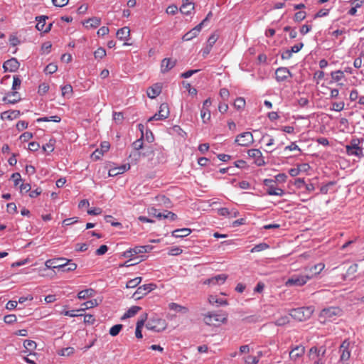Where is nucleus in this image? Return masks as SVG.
Instances as JSON below:
<instances>
[{"instance_id":"obj_1","label":"nucleus","mask_w":364,"mask_h":364,"mask_svg":"<svg viewBox=\"0 0 364 364\" xmlns=\"http://www.w3.org/2000/svg\"><path fill=\"white\" fill-rule=\"evenodd\" d=\"M342 315V310L336 306H331L323 309L319 314V320L325 323L335 321L338 317Z\"/></svg>"},{"instance_id":"obj_2","label":"nucleus","mask_w":364,"mask_h":364,"mask_svg":"<svg viewBox=\"0 0 364 364\" xmlns=\"http://www.w3.org/2000/svg\"><path fill=\"white\" fill-rule=\"evenodd\" d=\"M228 315L225 312H213L204 315V321L208 326H218L227 322Z\"/></svg>"},{"instance_id":"obj_3","label":"nucleus","mask_w":364,"mask_h":364,"mask_svg":"<svg viewBox=\"0 0 364 364\" xmlns=\"http://www.w3.org/2000/svg\"><path fill=\"white\" fill-rule=\"evenodd\" d=\"M311 278H313V274H293L287 280L285 285L287 287H302Z\"/></svg>"},{"instance_id":"obj_4","label":"nucleus","mask_w":364,"mask_h":364,"mask_svg":"<svg viewBox=\"0 0 364 364\" xmlns=\"http://www.w3.org/2000/svg\"><path fill=\"white\" fill-rule=\"evenodd\" d=\"M152 250V247L151 245H143V246H136L133 248H130L129 250L123 252L122 256L125 258H133L136 255L149 252Z\"/></svg>"},{"instance_id":"obj_5","label":"nucleus","mask_w":364,"mask_h":364,"mask_svg":"<svg viewBox=\"0 0 364 364\" xmlns=\"http://www.w3.org/2000/svg\"><path fill=\"white\" fill-rule=\"evenodd\" d=\"M253 135L250 132L238 134L235 139V143L241 146H250L253 144Z\"/></svg>"},{"instance_id":"obj_6","label":"nucleus","mask_w":364,"mask_h":364,"mask_svg":"<svg viewBox=\"0 0 364 364\" xmlns=\"http://www.w3.org/2000/svg\"><path fill=\"white\" fill-rule=\"evenodd\" d=\"M146 328L152 331L161 332L166 329V325L164 319L153 318L147 322Z\"/></svg>"},{"instance_id":"obj_7","label":"nucleus","mask_w":364,"mask_h":364,"mask_svg":"<svg viewBox=\"0 0 364 364\" xmlns=\"http://www.w3.org/2000/svg\"><path fill=\"white\" fill-rule=\"evenodd\" d=\"M264 185L267 187V193L271 196H282L284 194V190L275 186V181L270 178H266L263 181Z\"/></svg>"},{"instance_id":"obj_8","label":"nucleus","mask_w":364,"mask_h":364,"mask_svg":"<svg viewBox=\"0 0 364 364\" xmlns=\"http://www.w3.org/2000/svg\"><path fill=\"white\" fill-rule=\"evenodd\" d=\"M346 153L350 156L360 157L363 155V149L359 146L358 139H352L350 144L346 146Z\"/></svg>"},{"instance_id":"obj_9","label":"nucleus","mask_w":364,"mask_h":364,"mask_svg":"<svg viewBox=\"0 0 364 364\" xmlns=\"http://www.w3.org/2000/svg\"><path fill=\"white\" fill-rule=\"evenodd\" d=\"M156 287V284L153 283L144 284L137 288L136 291L134 293L133 297L135 299H139L148 293L153 291Z\"/></svg>"},{"instance_id":"obj_10","label":"nucleus","mask_w":364,"mask_h":364,"mask_svg":"<svg viewBox=\"0 0 364 364\" xmlns=\"http://www.w3.org/2000/svg\"><path fill=\"white\" fill-rule=\"evenodd\" d=\"M350 343L348 340L346 339L341 343L339 352L341 353L340 360L342 362L347 361L350 357Z\"/></svg>"},{"instance_id":"obj_11","label":"nucleus","mask_w":364,"mask_h":364,"mask_svg":"<svg viewBox=\"0 0 364 364\" xmlns=\"http://www.w3.org/2000/svg\"><path fill=\"white\" fill-rule=\"evenodd\" d=\"M309 309L298 308L291 311L290 316L295 320L302 321L309 316Z\"/></svg>"},{"instance_id":"obj_12","label":"nucleus","mask_w":364,"mask_h":364,"mask_svg":"<svg viewBox=\"0 0 364 364\" xmlns=\"http://www.w3.org/2000/svg\"><path fill=\"white\" fill-rule=\"evenodd\" d=\"M144 137H140L137 140L133 142L132 146L134 149L136 151L134 153L131 154L129 155V158H132V162L134 161V164H136L138 160L140 158L141 154L139 152H137V151H139L144 146V142H143Z\"/></svg>"},{"instance_id":"obj_13","label":"nucleus","mask_w":364,"mask_h":364,"mask_svg":"<svg viewBox=\"0 0 364 364\" xmlns=\"http://www.w3.org/2000/svg\"><path fill=\"white\" fill-rule=\"evenodd\" d=\"M247 154L250 158L255 159V164L258 166L265 165V161L262 156V154L260 150L257 149H250L247 151Z\"/></svg>"},{"instance_id":"obj_14","label":"nucleus","mask_w":364,"mask_h":364,"mask_svg":"<svg viewBox=\"0 0 364 364\" xmlns=\"http://www.w3.org/2000/svg\"><path fill=\"white\" fill-rule=\"evenodd\" d=\"M20 66V63L15 58H11L5 61L3 64L4 72H16Z\"/></svg>"},{"instance_id":"obj_15","label":"nucleus","mask_w":364,"mask_h":364,"mask_svg":"<svg viewBox=\"0 0 364 364\" xmlns=\"http://www.w3.org/2000/svg\"><path fill=\"white\" fill-rule=\"evenodd\" d=\"M305 353V348L302 345H298L292 348L289 352V358L293 361H296L301 358Z\"/></svg>"},{"instance_id":"obj_16","label":"nucleus","mask_w":364,"mask_h":364,"mask_svg":"<svg viewBox=\"0 0 364 364\" xmlns=\"http://www.w3.org/2000/svg\"><path fill=\"white\" fill-rule=\"evenodd\" d=\"M210 98L206 99L203 103V107L200 110V117L204 123H206L210 119V111L209 107L211 105Z\"/></svg>"},{"instance_id":"obj_17","label":"nucleus","mask_w":364,"mask_h":364,"mask_svg":"<svg viewBox=\"0 0 364 364\" xmlns=\"http://www.w3.org/2000/svg\"><path fill=\"white\" fill-rule=\"evenodd\" d=\"M275 76L278 82H284L291 77V73L287 68L280 67L276 70Z\"/></svg>"},{"instance_id":"obj_18","label":"nucleus","mask_w":364,"mask_h":364,"mask_svg":"<svg viewBox=\"0 0 364 364\" xmlns=\"http://www.w3.org/2000/svg\"><path fill=\"white\" fill-rule=\"evenodd\" d=\"M65 259L64 258H55L48 259L45 262V266L46 269H63L64 262Z\"/></svg>"},{"instance_id":"obj_19","label":"nucleus","mask_w":364,"mask_h":364,"mask_svg":"<svg viewBox=\"0 0 364 364\" xmlns=\"http://www.w3.org/2000/svg\"><path fill=\"white\" fill-rule=\"evenodd\" d=\"M177 60L171 58H166L161 60V72L166 73L174 68L176 65Z\"/></svg>"},{"instance_id":"obj_20","label":"nucleus","mask_w":364,"mask_h":364,"mask_svg":"<svg viewBox=\"0 0 364 364\" xmlns=\"http://www.w3.org/2000/svg\"><path fill=\"white\" fill-rule=\"evenodd\" d=\"M227 279V274H220L206 279L203 283L208 285H220L223 284Z\"/></svg>"},{"instance_id":"obj_21","label":"nucleus","mask_w":364,"mask_h":364,"mask_svg":"<svg viewBox=\"0 0 364 364\" xmlns=\"http://www.w3.org/2000/svg\"><path fill=\"white\" fill-rule=\"evenodd\" d=\"M2 100L8 104H16L21 100L18 92H8L6 96L4 97Z\"/></svg>"},{"instance_id":"obj_22","label":"nucleus","mask_w":364,"mask_h":364,"mask_svg":"<svg viewBox=\"0 0 364 364\" xmlns=\"http://www.w3.org/2000/svg\"><path fill=\"white\" fill-rule=\"evenodd\" d=\"M130 168V164H127L122 165L118 167H114L109 170V176H116L119 174H122L124 173L126 171L129 170Z\"/></svg>"},{"instance_id":"obj_23","label":"nucleus","mask_w":364,"mask_h":364,"mask_svg":"<svg viewBox=\"0 0 364 364\" xmlns=\"http://www.w3.org/2000/svg\"><path fill=\"white\" fill-rule=\"evenodd\" d=\"M161 92V86L159 84H155L153 86L149 87L146 91L147 96L151 99L156 97Z\"/></svg>"},{"instance_id":"obj_24","label":"nucleus","mask_w":364,"mask_h":364,"mask_svg":"<svg viewBox=\"0 0 364 364\" xmlns=\"http://www.w3.org/2000/svg\"><path fill=\"white\" fill-rule=\"evenodd\" d=\"M183 4L180 8V11L185 15H190L191 11L194 9L192 0H182Z\"/></svg>"},{"instance_id":"obj_25","label":"nucleus","mask_w":364,"mask_h":364,"mask_svg":"<svg viewBox=\"0 0 364 364\" xmlns=\"http://www.w3.org/2000/svg\"><path fill=\"white\" fill-rule=\"evenodd\" d=\"M21 115V112L18 110H10L6 111L1 114V118L3 120H13L17 119Z\"/></svg>"},{"instance_id":"obj_26","label":"nucleus","mask_w":364,"mask_h":364,"mask_svg":"<svg viewBox=\"0 0 364 364\" xmlns=\"http://www.w3.org/2000/svg\"><path fill=\"white\" fill-rule=\"evenodd\" d=\"M191 229H175L171 235L176 238H183L191 233Z\"/></svg>"},{"instance_id":"obj_27","label":"nucleus","mask_w":364,"mask_h":364,"mask_svg":"<svg viewBox=\"0 0 364 364\" xmlns=\"http://www.w3.org/2000/svg\"><path fill=\"white\" fill-rule=\"evenodd\" d=\"M117 37L121 41L128 40L130 36V29L127 26H124L117 31Z\"/></svg>"},{"instance_id":"obj_28","label":"nucleus","mask_w":364,"mask_h":364,"mask_svg":"<svg viewBox=\"0 0 364 364\" xmlns=\"http://www.w3.org/2000/svg\"><path fill=\"white\" fill-rule=\"evenodd\" d=\"M95 294V290L89 288L79 291L77 294V298L79 299H85L94 296Z\"/></svg>"},{"instance_id":"obj_29","label":"nucleus","mask_w":364,"mask_h":364,"mask_svg":"<svg viewBox=\"0 0 364 364\" xmlns=\"http://www.w3.org/2000/svg\"><path fill=\"white\" fill-rule=\"evenodd\" d=\"M169 107L167 103H162L160 105L159 110L158 112L159 117H161V119H165L168 118L169 116Z\"/></svg>"},{"instance_id":"obj_30","label":"nucleus","mask_w":364,"mask_h":364,"mask_svg":"<svg viewBox=\"0 0 364 364\" xmlns=\"http://www.w3.org/2000/svg\"><path fill=\"white\" fill-rule=\"evenodd\" d=\"M141 310V307L138 306H132L130 307L122 316V319H126L128 318L133 317L135 316L139 311Z\"/></svg>"},{"instance_id":"obj_31","label":"nucleus","mask_w":364,"mask_h":364,"mask_svg":"<svg viewBox=\"0 0 364 364\" xmlns=\"http://www.w3.org/2000/svg\"><path fill=\"white\" fill-rule=\"evenodd\" d=\"M168 308L169 309L178 313L187 314L188 312V309L187 307L173 302L168 304Z\"/></svg>"},{"instance_id":"obj_32","label":"nucleus","mask_w":364,"mask_h":364,"mask_svg":"<svg viewBox=\"0 0 364 364\" xmlns=\"http://www.w3.org/2000/svg\"><path fill=\"white\" fill-rule=\"evenodd\" d=\"M48 17L47 16H39L36 17V21H37V24L36 28L37 30L40 31H43L45 30L46 26V20L48 19Z\"/></svg>"},{"instance_id":"obj_33","label":"nucleus","mask_w":364,"mask_h":364,"mask_svg":"<svg viewBox=\"0 0 364 364\" xmlns=\"http://www.w3.org/2000/svg\"><path fill=\"white\" fill-rule=\"evenodd\" d=\"M218 214L222 216H228L229 218H235L238 212L234 210H230L227 208H221L218 209Z\"/></svg>"},{"instance_id":"obj_34","label":"nucleus","mask_w":364,"mask_h":364,"mask_svg":"<svg viewBox=\"0 0 364 364\" xmlns=\"http://www.w3.org/2000/svg\"><path fill=\"white\" fill-rule=\"evenodd\" d=\"M85 23H86L85 26L87 28H89V27L97 28L100 25L101 21H100V18L94 17V18L88 19Z\"/></svg>"},{"instance_id":"obj_35","label":"nucleus","mask_w":364,"mask_h":364,"mask_svg":"<svg viewBox=\"0 0 364 364\" xmlns=\"http://www.w3.org/2000/svg\"><path fill=\"white\" fill-rule=\"evenodd\" d=\"M97 305H98V303L96 299L89 300V301L82 304V307L81 309H80V310H82V311H83L86 309L97 306Z\"/></svg>"},{"instance_id":"obj_36","label":"nucleus","mask_w":364,"mask_h":364,"mask_svg":"<svg viewBox=\"0 0 364 364\" xmlns=\"http://www.w3.org/2000/svg\"><path fill=\"white\" fill-rule=\"evenodd\" d=\"M141 282V277H137L132 279L129 280L127 282L126 287L127 288H134L137 287Z\"/></svg>"},{"instance_id":"obj_37","label":"nucleus","mask_w":364,"mask_h":364,"mask_svg":"<svg viewBox=\"0 0 364 364\" xmlns=\"http://www.w3.org/2000/svg\"><path fill=\"white\" fill-rule=\"evenodd\" d=\"M62 95L65 97H70L73 93V87L70 85H65L61 87Z\"/></svg>"},{"instance_id":"obj_38","label":"nucleus","mask_w":364,"mask_h":364,"mask_svg":"<svg viewBox=\"0 0 364 364\" xmlns=\"http://www.w3.org/2000/svg\"><path fill=\"white\" fill-rule=\"evenodd\" d=\"M269 245H267V243H264V242H262V243H259L258 245H256L255 246H254L251 250H250V252H261V251H263V250H265L269 248Z\"/></svg>"},{"instance_id":"obj_39","label":"nucleus","mask_w":364,"mask_h":364,"mask_svg":"<svg viewBox=\"0 0 364 364\" xmlns=\"http://www.w3.org/2000/svg\"><path fill=\"white\" fill-rule=\"evenodd\" d=\"M65 266L63 267V272H72L76 269L77 264L75 263L71 262L70 260H68L67 262L63 263Z\"/></svg>"},{"instance_id":"obj_40","label":"nucleus","mask_w":364,"mask_h":364,"mask_svg":"<svg viewBox=\"0 0 364 364\" xmlns=\"http://www.w3.org/2000/svg\"><path fill=\"white\" fill-rule=\"evenodd\" d=\"M209 302L212 304H218L219 306H225L228 304V302L226 300H224L223 299H217L215 296H210L208 299Z\"/></svg>"},{"instance_id":"obj_41","label":"nucleus","mask_w":364,"mask_h":364,"mask_svg":"<svg viewBox=\"0 0 364 364\" xmlns=\"http://www.w3.org/2000/svg\"><path fill=\"white\" fill-rule=\"evenodd\" d=\"M358 270V265L356 264H351L347 269L346 274L344 275V278H349L354 275V274Z\"/></svg>"},{"instance_id":"obj_42","label":"nucleus","mask_w":364,"mask_h":364,"mask_svg":"<svg viewBox=\"0 0 364 364\" xmlns=\"http://www.w3.org/2000/svg\"><path fill=\"white\" fill-rule=\"evenodd\" d=\"M104 220L106 224H109L112 226H118L121 225V223L117 222V220L112 215H105L104 217Z\"/></svg>"},{"instance_id":"obj_43","label":"nucleus","mask_w":364,"mask_h":364,"mask_svg":"<svg viewBox=\"0 0 364 364\" xmlns=\"http://www.w3.org/2000/svg\"><path fill=\"white\" fill-rule=\"evenodd\" d=\"M122 328L123 325L122 324L114 325L110 328L109 333L112 336H116L119 333Z\"/></svg>"},{"instance_id":"obj_44","label":"nucleus","mask_w":364,"mask_h":364,"mask_svg":"<svg viewBox=\"0 0 364 364\" xmlns=\"http://www.w3.org/2000/svg\"><path fill=\"white\" fill-rule=\"evenodd\" d=\"M177 218V215L168 210H164L162 213V219H167L173 221Z\"/></svg>"},{"instance_id":"obj_45","label":"nucleus","mask_w":364,"mask_h":364,"mask_svg":"<svg viewBox=\"0 0 364 364\" xmlns=\"http://www.w3.org/2000/svg\"><path fill=\"white\" fill-rule=\"evenodd\" d=\"M61 120L60 117L57 116V115H55V116H52L50 117H41V118H38L37 119L36 122H50V121H53V122H60Z\"/></svg>"},{"instance_id":"obj_46","label":"nucleus","mask_w":364,"mask_h":364,"mask_svg":"<svg viewBox=\"0 0 364 364\" xmlns=\"http://www.w3.org/2000/svg\"><path fill=\"white\" fill-rule=\"evenodd\" d=\"M331 75L332 79L336 82H338L344 77L343 72L341 70L333 71L331 73Z\"/></svg>"},{"instance_id":"obj_47","label":"nucleus","mask_w":364,"mask_h":364,"mask_svg":"<svg viewBox=\"0 0 364 364\" xmlns=\"http://www.w3.org/2000/svg\"><path fill=\"white\" fill-rule=\"evenodd\" d=\"M233 105L237 109H242L245 106V100L243 97H237Z\"/></svg>"},{"instance_id":"obj_48","label":"nucleus","mask_w":364,"mask_h":364,"mask_svg":"<svg viewBox=\"0 0 364 364\" xmlns=\"http://www.w3.org/2000/svg\"><path fill=\"white\" fill-rule=\"evenodd\" d=\"M80 312H82V310L75 309V310H70V311H64L62 312V314L67 316L75 317V316H80L82 315V314H80Z\"/></svg>"},{"instance_id":"obj_49","label":"nucleus","mask_w":364,"mask_h":364,"mask_svg":"<svg viewBox=\"0 0 364 364\" xmlns=\"http://www.w3.org/2000/svg\"><path fill=\"white\" fill-rule=\"evenodd\" d=\"M198 36V34L196 33V31L192 28L191 30H190L188 32H187L186 33H185L183 36V38L182 39L184 41H191L192 40L193 38L196 37Z\"/></svg>"},{"instance_id":"obj_50","label":"nucleus","mask_w":364,"mask_h":364,"mask_svg":"<svg viewBox=\"0 0 364 364\" xmlns=\"http://www.w3.org/2000/svg\"><path fill=\"white\" fill-rule=\"evenodd\" d=\"M245 364H258L259 361V357L248 355L244 358Z\"/></svg>"},{"instance_id":"obj_51","label":"nucleus","mask_w":364,"mask_h":364,"mask_svg":"<svg viewBox=\"0 0 364 364\" xmlns=\"http://www.w3.org/2000/svg\"><path fill=\"white\" fill-rule=\"evenodd\" d=\"M23 346L28 350H34L36 347L35 341L31 340H25L23 342Z\"/></svg>"},{"instance_id":"obj_52","label":"nucleus","mask_w":364,"mask_h":364,"mask_svg":"<svg viewBox=\"0 0 364 364\" xmlns=\"http://www.w3.org/2000/svg\"><path fill=\"white\" fill-rule=\"evenodd\" d=\"M325 267L324 264L319 263L313 266L311 269V272H314V275L318 274Z\"/></svg>"},{"instance_id":"obj_53","label":"nucleus","mask_w":364,"mask_h":364,"mask_svg":"<svg viewBox=\"0 0 364 364\" xmlns=\"http://www.w3.org/2000/svg\"><path fill=\"white\" fill-rule=\"evenodd\" d=\"M319 354H320V350L318 348L314 346L310 348L309 356L311 359H315V358H318Z\"/></svg>"},{"instance_id":"obj_54","label":"nucleus","mask_w":364,"mask_h":364,"mask_svg":"<svg viewBox=\"0 0 364 364\" xmlns=\"http://www.w3.org/2000/svg\"><path fill=\"white\" fill-rule=\"evenodd\" d=\"M57 70H58V66L55 64L50 63L46 67L44 71L48 74H53V73H55L57 71Z\"/></svg>"},{"instance_id":"obj_55","label":"nucleus","mask_w":364,"mask_h":364,"mask_svg":"<svg viewBox=\"0 0 364 364\" xmlns=\"http://www.w3.org/2000/svg\"><path fill=\"white\" fill-rule=\"evenodd\" d=\"M94 55L95 58L102 59L106 55V50L103 48H99L95 51Z\"/></svg>"},{"instance_id":"obj_56","label":"nucleus","mask_w":364,"mask_h":364,"mask_svg":"<svg viewBox=\"0 0 364 364\" xmlns=\"http://www.w3.org/2000/svg\"><path fill=\"white\" fill-rule=\"evenodd\" d=\"M149 213L150 215H152L155 216L156 218L161 220L162 219V213L163 212H161L159 210H157L155 208H151L149 209Z\"/></svg>"},{"instance_id":"obj_57","label":"nucleus","mask_w":364,"mask_h":364,"mask_svg":"<svg viewBox=\"0 0 364 364\" xmlns=\"http://www.w3.org/2000/svg\"><path fill=\"white\" fill-rule=\"evenodd\" d=\"M289 316H282V317L277 318L275 321V324L277 326H284L286 323H289Z\"/></svg>"},{"instance_id":"obj_58","label":"nucleus","mask_w":364,"mask_h":364,"mask_svg":"<svg viewBox=\"0 0 364 364\" xmlns=\"http://www.w3.org/2000/svg\"><path fill=\"white\" fill-rule=\"evenodd\" d=\"M306 18V12L305 11H298L294 14V20L295 21L299 22L304 20Z\"/></svg>"},{"instance_id":"obj_59","label":"nucleus","mask_w":364,"mask_h":364,"mask_svg":"<svg viewBox=\"0 0 364 364\" xmlns=\"http://www.w3.org/2000/svg\"><path fill=\"white\" fill-rule=\"evenodd\" d=\"M4 321L6 323H13L16 321V316L14 314L6 315L4 318Z\"/></svg>"},{"instance_id":"obj_60","label":"nucleus","mask_w":364,"mask_h":364,"mask_svg":"<svg viewBox=\"0 0 364 364\" xmlns=\"http://www.w3.org/2000/svg\"><path fill=\"white\" fill-rule=\"evenodd\" d=\"M144 137H145L146 140L149 143L153 142L154 140V136L152 132L149 129H146V132L144 134Z\"/></svg>"},{"instance_id":"obj_61","label":"nucleus","mask_w":364,"mask_h":364,"mask_svg":"<svg viewBox=\"0 0 364 364\" xmlns=\"http://www.w3.org/2000/svg\"><path fill=\"white\" fill-rule=\"evenodd\" d=\"M95 318L92 314H85L84 316V322L88 324H94L95 322Z\"/></svg>"},{"instance_id":"obj_62","label":"nucleus","mask_w":364,"mask_h":364,"mask_svg":"<svg viewBox=\"0 0 364 364\" xmlns=\"http://www.w3.org/2000/svg\"><path fill=\"white\" fill-rule=\"evenodd\" d=\"M332 106H333V107L331 109L332 110H334L336 112H340V111L343 110L344 108V102H333Z\"/></svg>"},{"instance_id":"obj_63","label":"nucleus","mask_w":364,"mask_h":364,"mask_svg":"<svg viewBox=\"0 0 364 364\" xmlns=\"http://www.w3.org/2000/svg\"><path fill=\"white\" fill-rule=\"evenodd\" d=\"M51 47L52 44L50 42H45L42 44L41 50L44 53H49L50 52Z\"/></svg>"},{"instance_id":"obj_64","label":"nucleus","mask_w":364,"mask_h":364,"mask_svg":"<svg viewBox=\"0 0 364 364\" xmlns=\"http://www.w3.org/2000/svg\"><path fill=\"white\" fill-rule=\"evenodd\" d=\"M74 353V348L71 347L65 348L61 350L60 353L63 356H69Z\"/></svg>"}]
</instances>
